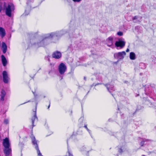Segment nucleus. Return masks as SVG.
<instances>
[{"label":"nucleus","mask_w":156,"mask_h":156,"mask_svg":"<svg viewBox=\"0 0 156 156\" xmlns=\"http://www.w3.org/2000/svg\"><path fill=\"white\" fill-rule=\"evenodd\" d=\"M126 55V52L123 51L115 53L114 54V57L115 58L118 59V60H119L122 59Z\"/></svg>","instance_id":"f03ea898"},{"label":"nucleus","mask_w":156,"mask_h":156,"mask_svg":"<svg viewBox=\"0 0 156 156\" xmlns=\"http://www.w3.org/2000/svg\"><path fill=\"white\" fill-rule=\"evenodd\" d=\"M37 119V116H36V112H34V116L33 117L32 119V126H34V120H35V119Z\"/></svg>","instance_id":"a211bd4d"},{"label":"nucleus","mask_w":156,"mask_h":156,"mask_svg":"<svg viewBox=\"0 0 156 156\" xmlns=\"http://www.w3.org/2000/svg\"><path fill=\"white\" fill-rule=\"evenodd\" d=\"M123 151V150H122L121 148H120L119 150V152L121 153Z\"/></svg>","instance_id":"393cba45"},{"label":"nucleus","mask_w":156,"mask_h":156,"mask_svg":"<svg viewBox=\"0 0 156 156\" xmlns=\"http://www.w3.org/2000/svg\"><path fill=\"white\" fill-rule=\"evenodd\" d=\"M137 18V17L136 16H135L133 18V20H134L136 19Z\"/></svg>","instance_id":"a878e982"},{"label":"nucleus","mask_w":156,"mask_h":156,"mask_svg":"<svg viewBox=\"0 0 156 156\" xmlns=\"http://www.w3.org/2000/svg\"><path fill=\"white\" fill-rule=\"evenodd\" d=\"M81 151H83V150H81Z\"/></svg>","instance_id":"c756f323"},{"label":"nucleus","mask_w":156,"mask_h":156,"mask_svg":"<svg viewBox=\"0 0 156 156\" xmlns=\"http://www.w3.org/2000/svg\"><path fill=\"white\" fill-rule=\"evenodd\" d=\"M6 3L4 4V7L5 9L6 14L9 17L12 15V12L14 9V6L12 3H10L8 4L7 6H6Z\"/></svg>","instance_id":"f257e3e1"},{"label":"nucleus","mask_w":156,"mask_h":156,"mask_svg":"<svg viewBox=\"0 0 156 156\" xmlns=\"http://www.w3.org/2000/svg\"><path fill=\"white\" fill-rule=\"evenodd\" d=\"M9 121L8 119H5L4 120V123L6 124H7L9 123Z\"/></svg>","instance_id":"412c9836"},{"label":"nucleus","mask_w":156,"mask_h":156,"mask_svg":"<svg viewBox=\"0 0 156 156\" xmlns=\"http://www.w3.org/2000/svg\"><path fill=\"white\" fill-rule=\"evenodd\" d=\"M68 153L69 155V156H73V155L71 154L70 151L69 150H68Z\"/></svg>","instance_id":"4be33fe9"},{"label":"nucleus","mask_w":156,"mask_h":156,"mask_svg":"<svg viewBox=\"0 0 156 156\" xmlns=\"http://www.w3.org/2000/svg\"><path fill=\"white\" fill-rule=\"evenodd\" d=\"M45 41V39H43L39 43H38V44L39 46H43L44 45V43Z\"/></svg>","instance_id":"6ab92c4d"},{"label":"nucleus","mask_w":156,"mask_h":156,"mask_svg":"<svg viewBox=\"0 0 156 156\" xmlns=\"http://www.w3.org/2000/svg\"><path fill=\"white\" fill-rule=\"evenodd\" d=\"M125 44V42L124 41L119 40L115 42V45L117 47H120L122 48L124 46Z\"/></svg>","instance_id":"0eeeda50"},{"label":"nucleus","mask_w":156,"mask_h":156,"mask_svg":"<svg viewBox=\"0 0 156 156\" xmlns=\"http://www.w3.org/2000/svg\"><path fill=\"white\" fill-rule=\"evenodd\" d=\"M50 107V105H49L48 108H49Z\"/></svg>","instance_id":"cd10ccee"},{"label":"nucleus","mask_w":156,"mask_h":156,"mask_svg":"<svg viewBox=\"0 0 156 156\" xmlns=\"http://www.w3.org/2000/svg\"><path fill=\"white\" fill-rule=\"evenodd\" d=\"M84 127L86 128V129H87V130L89 132V133H90V130H89L87 128V125H85L84 126Z\"/></svg>","instance_id":"5701e85b"},{"label":"nucleus","mask_w":156,"mask_h":156,"mask_svg":"<svg viewBox=\"0 0 156 156\" xmlns=\"http://www.w3.org/2000/svg\"><path fill=\"white\" fill-rule=\"evenodd\" d=\"M126 52H128L129 51V49H127L126 51Z\"/></svg>","instance_id":"bb28decb"},{"label":"nucleus","mask_w":156,"mask_h":156,"mask_svg":"<svg viewBox=\"0 0 156 156\" xmlns=\"http://www.w3.org/2000/svg\"><path fill=\"white\" fill-rule=\"evenodd\" d=\"M117 34L119 36H121L122 35H123V33L121 31L118 32L117 33Z\"/></svg>","instance_id":"aec40b11"},{"label":"nucleus","mask_w":156,"mask_h":156,"mask_svg":"<svg viewBox=\"0 0 156 156\" xmlns=\"http://www.w3.org/2000/svg\"><path fill=\"white\" fill-rule=\"evenodd\" d=\"M1 57L2 64L4 66H5L7 64V61L3 55H2Z\"/></svg>","instance_id":"9d476101"},{"label":"nucleus","mask_w":156,"mask_h":156,"mask_svg":"<svg viewBox=\"0 0 156 156\" xmlns=\"http://www.w3.org/2000/svg\"><path fill=\"white\" fill-rule=\"evenodd\" d=\"M106 87L108 90L110 92L111 90H114V87L113 85H110L107 84L106 85Z\"/></svg>","instance_id":"dca6fc26"},{"label":"nucleus","mask_w":156,"mask_h":156,"mask_svg":"<svg viewBox=\"0 0 156 156\" xmlns=\"http://www.w3.org/2000/svg\"><path fill=\"white\" fill-rule=\"evenodd\" d=\"M62 56V54L60 52L58 51L54 52L52 54V56L53 58L56 59H59Z\"/></svg>","instance_id":"6e6552de"},{"label":"nucleus","mask_w":156,"mask_h":156,"mask_svg":"<svg viewBox=\"0 0 156 156\" xmlns=\"http://www.w3.org/2000/svg\"><path fill=\"white\" fill-rule=\"evenodd\" d=\"M75 2H79L82 0H73Z\"/></svg>","instance_id":"b1692460"},{"label":"nucleus","mask_w":156,"mask_h":156,"mask_svg":"<svg viewBox=\"0 0 156 156\" xmlns=\"http://www.w3.org/2000/svg\"><path fill=\"white\" fill-rule=\"evenodd\" d=\"M2 51L3 53L4 54L7 51V46L5 43L3 42L2 43Z\"/></svg>","instance_id":"f8f14e48"},{"label":"nucleus","mask_w":156,"mask_h":156,"mask_svg":"<svg viewBox=\"0 0 156 156\" xmlns=\"http://www.w3.org/2000/svg\"><path fill=\"white\" fill-rule=\"evenodd\" d=\"M130 58L132 60H134L135 58V55L133 52H131L130 53Z\"/></svg>","instance_id":"f3484780"},{"label":"nucleus","mask_w":156,"mask_h":156,"mask_svg":"<svg viewBox=\"0 0 156 156\" xmlns=\"http://www.w3.org/2000/svg\"><path fill=\"white\" fill-rule=\"evenodd\" d=\"M2 74L3 82L5 83H7L9 80L7 72L5 71H4L2 72Z\"/></svg>","instance_id":"39448f33"},{"label":"nucleus","mask_w":156,"mask_h":156,"mask_svg":"<svg viewBox=\"0 0 156 156\" xmlns=\"http://www.w3.org/2000/svg\"><path fill=\"white\" fill-rule=\"evenodd\" d=\"M84 79L85 80H86V79H85V77H84Z\"/></svg>","instance_id":"c85d7f7f"},{"label":"nucleus","mask_w":156,"mask_h":156,"mask_svg":"<svg viewBox=\"0 0 156 156\" xmlns=\"http://www.w3.org/2000/svg\"><path fill=\"white\" fill-rule=\"evenodd\" d=\"M56 33H52L51 34H47L46 36L45 37V38H51L57 34Z\"/></svg>","instance_id":"4468645a"},{"label":"nucleus","mask_w":156,"mask_h":156,"mask_svg":"<svg viewBox=\"0 0 156 156\" xmlns=\"http://www.w3.org/2000/svg\"><path fill=\"white\" fill-rule=\"evenodd\" d=\"M6 93L5 91L2 90L1 92V100L2 101H3L4 100V97Z\"/></svg>","instance_id":"2eb2a0df"},{"label":"nucleus","mask_w":156,"mask_h":156,"mask_svg":"<svg viewBox=\"0 0 156 156\" xmlns=\"http://www.w3.org/2000/svg\"><path fill=\"white\" fill-rule=\"evenodd\" d=\"M0 34L1 35L2 38L5 35V30L3 28L0 27Z\"/></svg>","instance_id":"ddd939ff"},{"label":"nucleus","mask_w":156,"mask_h":156,"mask_svg":"<svg viewBox=\"0 0 156 156\" xmlns=\"http://www.w3.org/2000/svg\"><path fill=\"white\" fill-rule=\"evenodd\" d=\"M32 143L33 144V145L34 146L36 149L37 151V154L38 156H43L41 154L40 151H39L38 145L37 144V141L35 140V138L34 137H32Z\"/></svg>","instance_id":"7ed1b4c3"},{"label":"nucleus","mask_w":156,"mask_h":156,"mask_svg":"<svg viewBox=\"0 0 156 156\" xmlns=\"http://www.w3.org/2000/svg\"><path fill=\"white\" fill-rule=\"evenodd\" d=\"M3 144L5 148H8L10 147V144L9 140L8 138H6L3 139Z\"/></svg>","instance_id":"423d86ee"},{"label":"nucleus","mask_w":156,"mask_h":156,"mask_svg":"<svg viewBox=\"0 0 156 156\" xmlns=\"http://www.w3.org/2000/svg\"><path fill=\"white\" fill-rule=\"evenodd\" d=\"M113 38L112 37H109L106 40V42L107 45L109 47L112 46L113 43Z\"/></svg>","instance_id":"1a4fd4ad"},{"label":"nucleus","mask_w":156,"mask_h":156,"mask_svg":"<svg viewBox=\"0 0 156 156\" xmlns=\"http://www.w3.org/2000/svg\"><path fill=\"white\" fill-rule=\"evenodd\" d=\"M11 151V150L10 147L5 148L4 150V153L6 156H9Z\"/></svg>","instance_id":"9b49d317"},{"label":"nucleus","mask_w":156,"mask_h":156,"mask_svg":"<svg viewBox=\"0 0 156 156\" xmlns=\"http://www.w3.org/2000/svg\"><path fill=\"white\" fill-rule=\"evenodd\" d=\"M58 69L59 73L62 75L66 72V67L63 63H62L58 66Z\"/></svg>","instance_id":"20e7f679"}]
</instances>
